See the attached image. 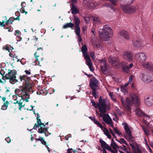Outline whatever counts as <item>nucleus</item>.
<instances>
[{"label":"nucleus","mask_w":153,"mask_h":153,"mask_svg":"<svg viewBox=\"0 0 153 153\" xmlns=\"http://www.w3.org/2000/svg\"><path fill=\"white\" fill-rule=\"evenodd\" d=\"M120 100L123 105L127 108L128 111L133 110V107H137L139 104V100L137 95L135 93H131L129 97L127 98L121 97Z\"/></svg>","instance_id":"obj_1"},{"label":"nucleus","mask_w":153,"mask_h":153,"mask_svg":"<svg viewBox=\"0 0 153 153\" xmlns=\"http://www.w3.org/2000/svg\"><path fill=\"white\" fill-rule=\"evenodd\" d=\"M98 32L100 37L104 40H107L112 37V29L107 25H104L103 29L99 30Z\"/></svg>","instance_id":"obj_2"},{"label":"nucleus","mask_w":153,"mask_h":153,"mask_svg":"<svg viewBox=\"0 0 153 153\" xmlns=\"http://www.w3.org/2000/svg\"><path fill=\"white\" fill-rule=\"evenodd\" d=\"M37 125L35 124L33 129H30V131H31L33 129H36V128L39 126H40V128L38 129V132L39 133H44L46 137H47L49 135L51 134L50 133H48V128H45V125L44 123H42L40 119H39V117H37Z\"/></svg>","instance_id":"obj_3"},{"label":"nucleus","mask_w":153,"mask_h":153,"mask_svg":"<svg viewBox=\"0 0 153 153\" xmlns=\"http://www.w3.org/2000/svg\"><path fill=\"white\" fill-rule=\"evenodd\" d=\"M87 48L86 45H83L82 48V51L84 59L86 61V64L88 66L90 70L93 72L94 71V69L93 67L91 59L87 53Z\"/></svg>","instance_id":"obj_4"},{"label":"nucleus","mask_w":153,"mask_h":153,"mask_svg":"<svg viewBox=\"0 0 153 153\" xmlns=\"http://www.w3.org/2000/svg\"><path fill=\"white\" fill-rule=\"evenodd\" d=\"M15 92L16 94L18 96V99H22L25 100L26 102L28 101L30 96L26 92L25 88H23L20 89H16Z\"/></svg>","instance_id":"obj_5"},{"label":"nucleus","mask_w":153,"mask_h":153,"mask_svg":"<svg viewBox=\"0 0 153 153\" xmlns=\"http://www.w3.org/2000/svg\"><path fill=\"white\" fill-rule=\"evenodd\" d=\"M100 65L101 71L104 74H109L111 72V68L106 65V61L105 59L99 60Z\"/></svg>","instance_id":"obj_6"},{"label":"nucleus","mask_w":153,"mask_h":153,"mask_svg":"<svg viewBox=\"0 0 153 153\" xmlns=\"http://www.w3.org/2000/svg\"><path fill=\"white\" fill-rule=\"evenodd\" d=\"M100 112V116L102 117L103 121L107 124L109 125L111 127H113L114 125L112 119L108 114H105L106 112V110H101Z\"/></svg>","instance_id":"obj_7"},{"label":"nucleus","mask_w":153,"mask_h":153,"mask_svg":"<svg viewBox=\"0 0 153 153\" xmlns=\"http://www.w3.org/2000/svg\"><path fill=\"white\" fill-rule=\"evenodd\" d=\"M74 20L75 27V32L76 35L77 36V38L78 42H80L82 41V40L80 34V29L79 25L80 21L79 18L77 16H75L74 17Z\"/></svg>","instance_id":"obj_8"},{"label":"nucleus","mask_w":153,"mask_h":153,"mask_svg":"<svg viewBox=\"0 0 153 153\" xmlns=\"http://www.w3.org/2000/svg\"><path fill=\"white\" fill-rule=\"evenodd\" d=\"M120 7L123 11L125 13L131 14L135 13L137 10L138 7L137 6H129V5H120Z\"/></svg>","instance_id":"obj_9"},{"label":"nucleus","mask_w":153,"mask_h":153,"mask_svg":"<svg viewBox=\"0 0 153 153\" xmlns=\"http://www.w3.org/2000/svg\"><path fill=\"white\" fill-rule=\"evenodd\" d=\"M140 78L145 82L149 83L153 80V75L150 73H141Z\"/></svg>","instance_id":"obj_10"},{"label":"nucleus","mask_w":153,"mask_h":153,"mask_svg":"<svg viewBox=\"0 0 153 153\" xmlns=\"http://www.w3.org/2000/svg\"><path fill=\"white\" fill-rule=\"evenodd\" d=\"M99 102L98 108L100 112L101 111V110H106V106L109 104L108 100L107 99H102V97H100Z\"/></svg>","instance_id":"obj_11"},{"label":"nucleus","mask_w":153,"mask_h":153,"mask_svg":"<svg viewBox=\"0 0 153 153\" xmlns=\"http://www.w3.org/2000/svg\"><path fill=\"white\" fill-rule=\"evenodd\" d=\"M16 73L14 71H11L7 74L5 76L7 79H10V82L12 84H14L18 82V80L16 79Z\"/></svg>","instance_id":"obj_12"},{"label":"nucleus","mask_w":153,"mask_h":153,"mask_svg":"<svg viewBox=\"0 0 153 153\" xmlns=\"http://www.w3.org/2000/svg\"><path fill=\"white\" fill-rule=\"evenodd\" d=\"M134 58L137 62L140 63L144 62L146 59V54L143 52H140L135 54Z\"/></svg>","instance_id":"obj_13"},{"label":"nucleus","mask_w":153,"mask_h":153,"mask_svg":"<svg viewBox=\"0 0 153 153\" xmlns=\"http://www.w3.org/2000/svg\"><path fill=\"white\" fill-rule=\"evenodd\" d=\"M108 61L113 66H115L117 68L119 67L120 66L118 58L117 56H115L114 55L109 56Z\"/></svg>","instance_id":"obj_14"},{"label":"nucleus","mask_w":153,"mask_h":153,"mask_svg":"<svg viewBox=\"0 0 153 153\" xmlns=\"http://www.w3.org/2000/svg\"><path fill=\"white\" fill-rule=\"evenodd\" d=\"M132 44L134 47L139 48L144 46L147 44V42L144 39H135L133 40Z\"/></svg>","instance_id":"obj_15"},{"label":"nucleus","mask_w":153,"mask_h":153,"mask_svg":"<svg viewBox=\"0 0 153 153\" xmlns=\"http://www.w3.org/2000/svg\"><path fill=\"white\" fill-rule=\"evenodd\" d=\"M94 0H84L83 4L88 8L92 9L98 6L101 3L99 2L98 3L94 4L92 3Z\"/></svg>","instance_id":"obj_16"},{"label":"nucleus","mask_w":153,"mask_h":153,"mask_svg":"<svg viewBox=\"0 0 153 153\" xmlns=\"http://www.w3.org/2000/svg\"><path fill=\"white\" fill-rule=\"evenodd\" d=\"M124 128L126 133L124 135V137L127 140L130 141L131 140L132 137L130 129L127 124H124Z\"/></svg>","instance_id":"obj_17"},{"label":"nucleus","mask_w":153,"mask_h":153,"mask_svg":"<svg viewBox=\"0 0 153 153\" xmlns=\"http://www.w3.org/2000/svg\"><path fill=\"white\" fill-rule=\"evenodd\" d=\"M124 59L128 62L132 61L133 59V54L130 52L126 51L124 52L123 54Z\"/></svg>","instance_id":"obj_18"},{"label":"nucleus","mask_w":153,"mask_h":153,"mask_svg":"<svg viewBox=\"0 0 153 153\" xmlns=\"http://www.w3.org/2000/svg\"><path fill=\"white\" fill-rule=\"evenodd\" d=\"M111 147L114 149V150L117 152V149L121 148L123 149L124 151L126 152L127 151V149L126 147V146L125 145H123V148L121 146H118L114 142L113 139H112L111 141Z\"/></svg>","instance_id":"obj_19"},{"label":"nucleus","mask_w":153,"mask_h":153,"mask_svg":"<svg viewBox=\"0 0 153 153\" xmlns=\"http://www.w3.org/2000/svg\"><path fill=\"white\" fill-rule=\"evenodd\" d=\"M118 35L120 37L123 39L127 40H129L130 39L129 33L126 31L124 30L121 31L119 32Z\"/></svg>","instance_id":"obj_20"},{"label":"nucleus","mask_w":153,"mask_h":153,"mask_svg":"<svg viewBox=\"0 0 153 153\" xmlns=\"http://www.w3.org/2000/svg\"><path fill=\"white\" fill-rule=\"evenodd\" d=\"M145 104L148 106H151L153 105V97L152 96L147 97L145 99Z\"/></svg>","instance_id":"obj_21"},{"label":"nucleus","mask_w":153,"mask_h":153,"mask_svg":"<svg viewBox=\"0 0 153 153\" xmlns=\"http://www.w3.org/2000/svg\"><path fill=\"white\" fill-rule=\"evenodd\" d=\"M144 68L147 69L151 71H153V65L150 62H146L142 63Z\"/></svg>","instance_id":"obj_22"},{"label":"nucleus","mask_w":153,"mask_h":153,"mask_svg":"<svg viewBox=\"0 0 153 153\" xmlns=\"http://www.w3.org/2000/svg\"><path fill=\"white\" fill-rule=\"evenodd\" d=\"M89 118L95 124L97 125L101 129H103V127L102 126L101 124L98 120H97L94 117H90Z\"/></svg>","instance_id":"obj_23"},{"label":"nucleus","mask_w":153,"mask_h":153,"mask_svg":"<svg viewBox=\"0 0 153 153\" xmlns=\"http://www.w3.org/2000/svg\"><path fill=\"white\" fill-rule=\"evenodd\" d=\"M71 7L72 14H76L78 13L79 11L78 9L77 8V7L74 4H72L71 6Z\"/></svg>","instance_id":"obj_24"},{"label":"nucleus","mask_w":153,"mask_h":153,"mask_svg":"<svg viewBox=\"0 0 153 153\" xmlns=\"http://www.w3.org/2000/svg\"><path fill=\"white\" fill-rule=\"evenodd\" d=\"M91 83L90 84V86L91 85L94 87H96L98 85V81L95 78L93 77L91 79Z\"/></svg>","instance_id":"obj_25"},{"label":"nucleus","mask_w":153,"mask_h":153,"mask_svg":"<svg viewBox=\"0 0 153 153\" xmlns=\"http://www.w3.org/2000/svg\"><path fill=\"white\" fill-rule=\"evenodd\" d=\"M146 124L149 128H152L153 126V122L150 121L151 118L148 116L146 117Z\"/></svg>","instance_id":"obj_26"},{"label":"nucleus","mask_w":153,"mask_h":153,"mask_svg":"<svg viewBox=\"0 0 153 153\" xmlns=\"http://www.w3.org/2000/svg\"><path fill=\"white\" fill-rule=\"evenodd\" d=\"M93 20L95 23L97 24H101V20L100 18L97 15H95L92 16Z\"/></svg>","instance_id":"obj_27"},{"label":"nucleus","mask_w":153,"mask_h":153,"mask_svg":"<svg viewBox=\"0 0 153 153\" xmlns=\"http://www.w3.org/2000/svg\"><path fill=\"white\" fill-rule=\"evenodd\" d=\"M104 132V134L106 135L107 137L109 139H111V137L110 134V133L108 129L105 127H103L102 129H101Z\"/></svg>","instance_id":"obj_28"},{"label":"nucleus","mask_w":153,"mask_h":153,"mask_svg":"<svg viewBox=\"0 0 153 153\" xmlns=\"http://www.w3.org/2000/svg\"><path fill=\"white\" fill-rule=\"evenodd\" d=\"M93 47L95 48H100L101 47L100 44L97 41V40L96 39L95 41L92 42Z\"/></svg>","instance_id":"obj_29"},{"label":"nucleus","mask_w":153,"mask_h":153,"mask_svg":"<svg viewBox=\"0 0 153 153\" xmlns=\"http://www.w3.org/2000/svg\"><path fill=\"white\" fill-rule=\"evenodd\" d=\"M93 47L95 48H100L101 47L100 44L97 41V40L96 39L95 41L92 42Z\"/></svg>","instance_id":"obj_30"},{"label":"nucleus","mask_w":153,"mask_h":153,"mask_svg":"<svg viewBox=\"0 0 153 153\" xmlns=\"http://www.w3.org/2000/svg\"><path fill=\"white\" fill-rule=\"evenodd\" d=\"M24 100L22 99H18V101H17V102H14V103L15 104L18 103L19 106V109L21 110L22 107L24 106V105L22 104V102Z\"/></svg>","instance_id":"obj_31"},{"label":"nucleus","mask_w":153,"mask_h":153,"mask_svg":"<svg viewBox=\"0 0 153 153\" xmlns=\"http://www.w3.org/2000/svg\"><path fill=\"white\" fill-rule=\"evenodd\" d=\"M135 111L136 115L138 116H141L143 115V113L139 108L137 107Z\"/></svg>","instance_id":"obj_32"},{"label":"nucleus","mask_w":153,"mask_h":153,"mask_svg":"<svg viewBox=\"0 0 153 153\" xmlns=\"http://www.w3.org/2000/svg\"><path fill=\"white\" fill-rule=\"evenodd\" d=\"M21 81L23 82V83L27 81L28 79L27 78V76L26 75H23V76H20L19 77Z\"/></svg>","instance_id":"obj_33"},{"label":"nucleus","mask_w":153,"mask_h":153,"mask_svg":"<svg viewBox=\"0 0 153 153\" xmlns=\"http://www.w3.org/2000/svg\"><path fill=\"white\" fill-rule=\"evenodd\" d=\"M74 26V24L71 22L67 23L64 25L63 26V28L64 29L70 27L72 28Z\"/></svg>","instance_id":"obj_34"},{"label":"nucleus","mask_w":153,"mask_h":153,"mask_svg":"<svg viewBox=\"0 0 153 153\" xmlns=\"http://www.w3.org/2000/svg\"><path fill=\"white\" fill-rule=\"evenodd\" d=\"M91 88L93 90L92 92V94L95 98H97L98 97V95H97L96 92V87H94L93 86L91 85Z\"/></svg>","instance_id":"obj_35"},{"label":"nucleus","mask_w":153,"mask_h":153,"mask_svg":"<svg viewBox=\"0 0 153 153\" xmlns=\"http://www.w3.org/2000/svg\"><path fill=\"white\" fill-rule=\"evenodd\" d=\"M100 142L101 143L102 147L106 149L108 145L105 142L102 140H100Z\"/></svg>","instance_id":"obj_36"},{"label":"nucleus","mask_w":153,"mask_h":153,"mask_svg":"<svg viewBox=\"0 0 153 153\" xmlns=\"http://www.w3.org/2000/svg\"><path fill=\"white\" fill-rule=\"evenodd\" d=\"M120 88L121 91L124 94H126L127 92L128 87H126L125 86L122 85L121 86Z\"/></svg>","instance_id":"obj_37"},{"label":"nucleus","mask_w":153,"mask_h":153,"mask_svg":"<svg viewBox=\"0 0 153 153\" xmlns=\"http://www.w3.org/2000/svg\"><path fill=\"white\" fill-rule=\"evenodd\" d=\"M9 104V102L7 101H6L1 106V109L5 110L7 109L8 105Z\"/></svg>","instance_id":"obj_38"},{"label":"nucleus","mask_w":153,"mask_h":153,"mask_svg":"<svg viewBox=\"0 0 153 153\" xmlns=\"http://www.w3.org/2000/svg\"><path fill=\"white\" fill-rule=\"evenodd\" d=\"M114 128V130L115 132L118 134L119 135H120L122 134L116 128L114 127H113Z\"/></svg>","instance_id":"obj_39"},{"label":"nucleus","mask_w":153,"mask_h":153,"mask_svg":"<svg viewBox=\"0 0 153 153\" xmlns=\"http://www.w3.org/2000/svg\"><path fill=\"white\" fill-rule=\"evenodd\" d=\"M143 128L145 134L147 136H148L149 135V130L143 127Z\"/></svg>","instance_id":"obj_40"},{"label":"nucleus","mask_w":153,"mask_h":153,"mask_svg":"<svg viewBox=\"0 0 153 153\" xmlns=\"http://www.w3.org/2000/svg\"><path fill=\"white\" fill-rule=\"evenodd\" d=\"M102 7L105 6L107 7H109L111 8V9H113V7L111 5L108 3H105L102 4Z\"/></svg>","instance_id":"obj_41"},{"label":"nucleus","mask_w":153,"mask_h":153,"mask_svg":"<svg viewBox=\"0 0 153 153\" xmlns=\"http://www.w3.org/2000/svg\"><path fill=\"white\" fill-rule=\"evenodd\" d=\"M121 144H123L127 146L128 145L127 142L123 138H121V141H120Z\"/></svg>","instance_id":"obj_42"},{"label":"nucleus","mask_w":153,"mask_h":153,"mask_svg":"<svg viewBox=\"0 0 153 153\" xmlns=\"http://www.w3.org/2000/svg\"><path fill=\"white\" fill-rule=\"evenodd\" d=\"M20 32L18 30H16L15 31L14 35L16 36H20Z\"/></svg>","instance_id":"obj_43"},{"label":"nucleus","mask_w":153,"mask_h":153,"mask_svg":"<svg viewBox=\"0 0 153 153\" xmlns=\"http://www.w3.org/2000/svg\"><path fill=\"white\" fill-rule=\"evenodd\" d=\"M92 105L94 106L95 108H98V104H97L96 102L93 100L91 101Z\"/></svg>","instance_id":"obj_44"},{"label":"nucleus","mask_w":153,"mask_h":153,"mask_svg":"<svg viewBox=\"0 0 153 153\" xmlns=\"http://www.w3.org/2000/svg\"><path fill=\"white\" fill-rule=\"evenodd\" d=\"M106 149L109 150V151L112 152V153H116V152H114V151L111 148L110 146L109 145L108 146V147H107Z\"/></svg>","instance_id":"obj_45"},{"label":"nucleus","mask_w":153,"mask_h":153,"mask_svg":"<svg viewBox=\"0 0 153 153\" xmlns=\"http://www.w3.org/2000/svg\"><path fill=\"white\" fill-rule=\"evenodd\" d=\"M126 67H128L127 66H123V69L124 71L126 72V73H128L129 69L127 68H126Z\"/></svg>","instance_id":"obj_46"},{"label":"nucleus","mask_w":153,"mask_h":153,"mask_svg":"<svg viewBox=\"0 0 153 153\" xmlns=\"http://www.w3.org/2000/svg\"><path fill=\"white\" fill-rule=\"evenodd\" d=\"M19 97H17L16 95H14L13 96V99L15 101H16V102H17V101L18 100Z\"/></svg>","instance_id":"obj_47"},{"label":"nucleus","mask_w":153,"mask_h":153,"mask_svg":"<svg viewBox=\"0 0 153 153\" xmlns=\"http://www.w3.org/2000/svg\"><path fill=\"white\" fill-rule=\"evenodd\" d=\"M13 21V19L12 18H10L7 21L6 23L8 24L9 22L10 23H12V22Z\"/></svg>","instance_id":"obj_48"},{"label":"nucleus","mask_w":153,"mask_h":153,"mask_svg":"<svg viewBox=\"0 0 153 153\" xmlns=\"http://www.w3.org/2000/svg\"><path fill=\"white\" fill-rule=\"evenodd\" d=\"M20 11L22 13H25V14H26L27 13V12H26L25 11V9L23 7H22L20 9Z\"/></svg>","instance_id":"obj_49"},{"label":"nucleus","mask_w":153,"mask_h":153,"mask_svg":"<svg viewBox=\"0 0 153 153\" xmlns=\"http://www.w3.org/2000/svg\"><path fill=\"white\" fill-rule=\"evenodd\" d=\"M90 55L93 59H94L95 58L94 54L93 52H91L90 53Z\"/></svg>","instance_id":"obj_50"},{"label":"nucleus","mask_w":153,"mask_h":153,"mask_svg":"<svg viewBox=\"0 0 153 153\" xmlns=\"http://www.w3.org/2000/svg\"><path fill=\"white\" fill-rule=\"evenodd\" d=\"M34 64H33V65H39L41 66V65H40L39 62L37 60H36L35 61V62L34 63Z\"/></svg>","instance_id":"obj_51"},{"label":"nucleus","mask_w":153,"mask_h":153,"mask_svg":"<svg viewBox=\"0 0 153 153\" xmlns=\"http://www.w3.org/2000/svg\"><path fill=\"white\" fill-rule=\"evenodd\" d=\"M84 20L87 23H88L90 22V19L89 17H85L84 18Z\"/></svg>","instance_id":"obj_52"},{"label":"nucleus","mask_w":153,"mask_h":153,"mask_svg":"<svg viewBox=\"0 0 153 153\" xmlns=\"http://www.w3.org/2000/svg\"><path fill=\"white\" fill-rule=\"evenodd\" d=\"M40 141L42 142V143L43 144L45 145L46 144V142L42 138H41Z\"/></svg>","instance_id":"obj_53"},{"label":"nucleus","mask_w":153,"mask_h":153,"mask_svg":"<svg viewBox=\"0 0 153 153\" xmlns=\"http://www.w3.org/2000/svg\"><path fill=\"white\" fill-rule=\"evenodd\" d=\"M114 116H115V117H113V119L114 121H117V120H118V118L117 117V116L116 114H114Z\"/></svg>","instance_id":"obj_54"},{"label":"nucleus","mask_w":153,"mask_h":153,"mask_svg":"<svg viewBox=\"0 0 153 153\" xmlns=\"http://www.w3.org/2000/svg\"><path fill=\"white\" fill-rule=\"evenodd\" d=\"M133 79V76L132 75L130 76V77L129 78V80L128 82V83H130L132 81Z\"/></svg>","instance_id":"obj_55"},{"label":"nucleus","mask_w":153,"mask_h":153,"mask_svg":"<svg viewBox=\"0 0 153 153\" xmlns=\"http://www.w3.org/2000/svg\"><path fill=\"white\" fill-rule=\"evenodd\" d=\"M16 39L17 41L19 42L21 40L22 38L20 36H16Z\"/></svg>","instance_id":"obj_56"},{"label":"nucleus","mask_w":153,"mask_h":153,"mask_svg":"<svg viewBox=\"0 0 153 153\" xmlns=\"http://www.w3.org/2000/svg\"><path fill=\"white\" fill-rule=\"evenodd\" d=\"M134 66V65L133 63H131L128 66H127L128 67H126L127 68H132Z\"/></svg>","instance_id":"obj_57"},{"label":"nucleus","mask_w":153,"mask_h":153,"mask_svg":"<svg viewBox=\"0 0 153 153\" xmlns=\"http://www.w3.org/2000/svg\"><path fill=\"white\" fill-rule=\"evenodd\" d=\"M25 71L26 74L27 75H30L31 74L30 71V70L29 71L25 70Z\"/></svg>","instance_id":"obj_58"},{"label":"nucleus","mask_w":153,"mask_h":153,"mask_svg":"<svg viewBox=\"0 0 153 153\" xmlns=\"http://www.w3.org/2000/svg\"><path fill=\"white\" fill-rule=\"evenodd\" d=\"M5 140L8 143H10L11 141L9 137H7L5 138Z\"/></svg>","instance_id":"obj_59"},{"label":"nucleus","mask_w":153,"mask_h":153,"mask_svg":"<svg viewBox=\"0 0 153 153\" xmlns=\"http://www.w3.org/2000/svg\"><path fill=\"white\" fill-rule=\"evenodd\" d=\"M109 94L110 96L111 97V98L112 99H113V92H110L109 93Z\"/></svg>","instance_id":"obj_60"},{"label":"nucleus","mask_w":153,"mask_h":153,"mask_svg":"<svg viewBox=\"0 0 153 153\" xmlns=\"http://www.w3.org/2000/svg\"><path fill=\"white\" fill-rule=\"evenodd\" d=\"M135 0H130V1H128V4L129 5H130L132 4Z\"/></svg>","instance_id":"obj_61"},{"label":"nucleus","mask_w":153,"mask_h":153,"mask_svg":"<svg viewBox=\"0 0 153 153\" xmlns=\"http://www.w3.org/2000/svg\"><path fill=\"white\" fill-rule=\"evenodd\" d=\"M9 55L10 57L14 58V55L12 53H9Z\"/></svg>","instance_id":"obj_62"},{"label":"nucleus","mask_w":153,"mask_h":153,"mask_svg":"<svg viewBox=\"0 0 153 153\" xmlns=\"http://www.w3.org/2000/svg\"><path fill=\"white\" fill-rule=\"evenodd\" d=\"M4 22L3 21H2V22H0V25L1 26H4Z\"/></svg>","instance_id":"obj_63"},{"label":"nucleus","mask_w":153,"mask_h":153,"mask_svg":"<svg viewBox=\"0 0 153 153\" xmlns=\"http://www.w3.org/2000/svg\"><path fill=\"white\" fill-rule=\"evenodd\" d=\"M5 49L7 51H8L9 52L10 51V50L9 49V47L8 46H7L5 48Z\"/></svg>","instance_id":"obj_64"}]
</instances>
